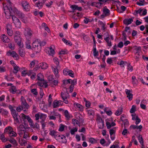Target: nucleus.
<instances>
[{
	"instance_id": "obj_29",
	"label": "nucleus",
	"mask_w": 148,
	"mask_h": 148,
	"mask_svg": "<svg viewBox=\"0 0 148 148\" xmlns=\"http://www.w3.org/2000/svg\"><path fill=\"white\" fill-rule=\"evenodd\" d=\"M19 54L21 57H24L25 56V53L22 49L19 50Z\"/></svg>"
},
{
	"instance_id": "obj_2",
	"label": "nucleus",
	"mask_w": 148,
	"mask_h": 148,
	"mask_svg": "<svg viewBox=\"0 0 148 148\" xmlns=\"http://www.w3.org/2000/svg\"><path fill=\"white\" fill-rule=\"evenodd\" d=\"M103 14L101 16V18H103L105 16H109L110 14V11L109 10L106 8V7H104L103 9Z\"/></svg>"
},
{
	"instance_id": "obj_63",
	"label": "nucleus",
	"mask_w": 148,
	"mask_h": 148,
	"mask_svg": "<svg viewBox=\"0 0 148 148\" xmlns=\"http://www.w3.org/2000/svg\"><path fill=\"white\" fill-rule=\"evenodd\" d=\"M69 71L68 69H65L64 70L63 73L65 75H67L69 73Z\"/></svg>"
},
{
	"instance_id": "obj_21",
	"label": "nucleus",
	"mask_w": 148,
	"mask_h": 148,
	"mask_svg": "<svg viewBox=\"0 0 148 148\" xmlns=\"http://www.w3.org/2000/svg\"><path fill=\"white\" fill-rule=\"evenodd\" d=\"M130 127H132L133 129H139L140 130V131L141 130V129L142 128V126L140 125L139 126H138V125H131L130 126Z\"/></svg>"
},
{
	"instance_id": "obj_59",
	"label": "nucleus",
	"mask_w": 148,
	"mask_h": 148,
	"mask_svg": "<svg viewBox=\"0 0 148 148\" xmlns=\"http://www.w3.org/2000/svg\"><path fill=\"white\" fill-rule=\"evenodd\" d=\"M64 125L61 124L59 129V131L60 132L63 131L64 129Z\"/></svg>"
},
{
	"instance_id": "obj_64",
	"label": "nucleus",
	"mask_w": 148,
	"mask_h": 148,
	"mask_svg": "<svg viewBox=\"0 0 148 148\" xmlns=\"http://www.w3.org/2000/svg\"><path fill=\"white\" fill-rule=\"evenodd\" d=\"M106 124L108 129H109L111 127V125L110 122H107Z\"/></svg>"
},
{
	"instance_id": "obj_11",
	"label": "nucleus",
	"mask_w": 148,
	"mask_h": 148,
	"mask_svg": "<svg viewBox=\"0 0 148 148\" xmlns=\"http://www.w3.org/2000/svg\"><path fill=\"white\" fill-rule=\"evenodd\" d=\"M46 1V0H42L40 1H39L38 3H36L37 7L39 9L41 8Z\"/></svg>"
},
{
	"instance_id": "obj_22",
	"label": "nucleus",
	"mask_w": 148,
	"mask_h": 148,
	"mask_svg": "<svg viewBox=\"0 0 148 148\" xmlns=\"http://www.w3.org/2000/svg\"><path fill=\"white\" fill-rule=\"evenodd\" d=\"M10 92L12 94H14L16 91V88L15 86H12L11 88L10 89Z\"/></svg>"
},
{
	"instance_id": "obj_36",
	"label": "nucleus",
	"mask_w": 148,
	"mask_h": 148,
	"mask_svg": "<svg viewBox=\"0 0 148 148\" xmlns=\"http://www.w3.org/2000/svg\"><path fill=\"white\" fill-rule=\"evenodd\" d=\"M136 106L134 105H133L132 106V108L130 111V112L131 113H133L135 111H136Z\"/></svg>"
},
{
	"instance_id": "obj_38",
	"label": "nucleus",
	"mask_w": 148,
	"mask_h": 148,
	"mask_svg": "<svg viewBox=\"0 0 148 148\" xmlns=\"http://www.w3.org/2000/svg\"><path fill=\"white\" fill-rule=\"evenodd\" d=\"M77 80L76 79H74L73 80H72L71 79L70 83L71 84V85L70 86H74L75 85L77 84Z\"/></svg>"
},
{
	"instance_id": "obj_16",
	"label": "nucleus",
	"mask_w": 148,
	"mask_h": 148,
	"mask_svg": "<svg viewBox=\"0 0 148 148\" xmlns=\"http://www.w3.org/2000/svg\"><path fill=\"white\" fill-rule=\"evenodd\" d=\"M1 40L4 42H9L10 40L5 34H3L1 36Z\"/></svg>"
},
{
	"instance_id": "obj_34",
	"label": "nucleus",
	"mask_w": 148,
	"mask_h": 148,
	"mask_svg": "<svg viewBox=\"0 0 148 148\" xmlns=\"http://www.w3.org/2000/svg\"><path fill=\"white\" fill-rule=\"evenodd\" d=\"M56 132L54 130H50V132L49 134L50 135L52 136H53L55 137V136L56 135Z\"/></svg>"
},
{
	"instance_id": "obj_15",
	"label": "nucleus",
	"mask_w": 148,
	"mask_h": 148,
	"mask_svg": "<svg viewBox=\"0 0 148 148\" xmlns=\"http://www.w3.org/2000/svg\"><path fill=\"white\" fill-rule=\"evenodd\" d=\"M71 8L73 10H77L79 11H81L82 10V8L81 7H79L76 5H72L71 6Z\"/></svg>"
},
{
	"instance_id": "obj_50",
	"label": "nucleus",
	"mask_w": 148,
	"mask_h": 148,
	"mask_svg": "<svg viewBox=\"0 0 148 148\" xmlns=\"http://www.w3.org/2000/svg\"><path fill=\"white\" fill-rule=\"evenodd\" d=\"M93 54L95 56H97L98 55V51L97 52L96 51V49L95 47L94 49Z\"/></svg>"
},
{
	"instance_id": "obj_43",
	"label": "nucleus",
	"mask_w": 148,
	"mask_h": 148,
	"mask_svg": "<svg viewBox=\"0 0 148 148\" xmlns=\"http://www.w3.org/2000/svg\"><path fill=\"white\" fill-rule=\"evenodd\" d=\"M53 77V75H49L48 77V80L51 83L54 80Z\"/></svg>"
},
{
	"instance_id": "obj_47",
	"label": "nucleus",
	"mask_w": 148,
	"mask_h": 148,
	"mask_svg": "<svg viewBox=\"0 0 148 148\" xmlns=\"http://www.w3.org/2000/svg\"><path fill=\"white\" fill-rule=\"evenodd\" d=\"M123 124H124V127L125 128H126V125H128L129 124V122L127 119H125L123 121Z\"/></svg>"
},
{
	"instance_id": "obj_53",
	"label": "nucleus",
	"mask_w": 148,
	"mask_h": 148,
	"mask_svg": "<svg viewBox=\"0 0 148 148\" xmlns=\"http://www.w3.org/2000/svg\"><path fill=\"white\" fill-rule=\"evenodd\" d=\"M21 20L24 23H27V18L25 17V16L24 17L22 18Z\"/></svg>"
},
{
	"instance_id": "obj_44",
	"label": "nucleus",
	"mask_w": 148,
	"mask_h": 148,
	"mask_svg": "<svg viewBox=\"0 0 148 148\" xmlns=\"http://www.w3.org/2000/svg\"><path fill=\"white\" fill-rule=\"evenodd\" d=\"M73 123L74 125L75 126L76 125H77L79 124V121L75 119H73L72 120Z\"/></svg>"
},
{
	"instance_id": "obj_5",
	"label": "nucleus",
	"mask_w": 148,
	"mask_h": 148,
	"mask_svg": "<svg viewBox=\"0 0 148 148\" xmlns=\"http://www.w3.org/2000/svg\"><path fill=\"white\" fill-rule=\"evenodd\" d=\"M14 39L15 42L17 43L19 47L20 48L23 47V45L21 44V38L20 37V36H15Z\"/></svg>"
},
{
	"instance_id": "obj_41",
	"label": "nucleus",
	"mask_w": 148,
	"mask_h": 148,
	"mask_svg": "<svg viewBox=\"0 0 148 148\" xmlns=\"http://www.w3.org/2000/svg\"><path fill=\"white\" fill-rule=\"evenodd\" d=\"M12 128L11 127L9 126L8 127L6 128L4 130V133L7 132L8 133V132L11 131Z\"/></svg>"
},
{
	"instance_id": "obj_23",
	"label": "nucleus",
	"mask_w": 148,
	"mask_h": 148,
	"mask_svg": "<svg viewBox=\"0 0 148 148\" xmlns=\"http://www.w3.org/2000/svg\"><path fill=\"white\" fill-rule=\"evenodd\" d=\"M18 130L19 132L24 131L25 130V128L23 125H20L18 127Z\"/></svg>"
},
{
	"instance_id": "obj_30",
	"label": "nucleus",
	"mask_w": 148,
	"mask_h": 148,
	"mask_svg": "<svg viewBox=\"0 0 148 148\" xmlns=\"http://www.w3.org/2000/svg\"><path fill=\"white\" fill-rule=\"evenodd\" d=\"M8 134L10 136H15L16 135V134L15 132H14L13 131L10 132H8Z\"/></svg>"
},
{
	"instance_id": "obj_26",
	"label": "nucleus",
	"mask_w": 148,
	"mask_h": 148,
	"mask_svg": "<svg viewBox=\"0 0 148 148\" xmlns=\"http://www.w3.org/2000/svg\"><path fill=\"white\" fill-rule=\"evenodd\" d=\"M22 117L24 119H27L29 122L32 120V119L29 116H26L24 114H23Z\"/></svg>"
},
{
	"instance_id": "obj_60",
	"label": "nucleus",
	"mask_w": 148,
	"mask_h": 148,
	"mask_svg": "<svg viewBox=\"0 0 148 148\" xmlns=\"http://www.w3.org/2000/svg\"><path fill=\"white\" fill-rule=\"evenodd\" d=\"M18 16L19 18H21V19L22 18L24 17V15L21 12H19L18 14Z\"/></svg>"
},
{
	"instance_id": "obj_62",
	"label": "nucleus",
	"mask_w": 148,
	"mask_h": 148,
	"mask_svg": "<svg viewBox=\"0 0 148 148\" xmlns=\"http://www.w3.org/2000/svg\"><path fill=\"white\" fill-rule=\"evenodd\" d=\"M118 47L120 48H122L123 46V44L122 42H120L118 45Z\"/></svg>"
},
{
	"instance_id": "obj_10",
	"label": "nucleus",
	"mask_w": 148,
	"mask_h": 148,
	"mask_svg": "<svg viewBox=\"0 0 148 148\" xmlns=\"http://www.w3.org/2000/svg\"><path fill=\"white\" fill-rule=\"evenodd\" d=\"M61 96L63 99L64 102L66 104H68V101L67 99L69 97L66 94H64L63 92H62L61 94Z\"/></svg>"
},
{
	"instance_id": "obj_61",
	"label": "nucleus",
	"mask_w": 148,
	"mask_h": 148,
	"mask_svg": "<svg viewBox=\"0 0 148 148\" xmlns=\"http://www.w3.org/2000/svg\"><path fill=\"white\" fill-rule=\"evenodd\" d=\"M44 120L42 119V120L40 122L42 124V128L43 129L45 127L46 125L44 123Z\"/></svg>"
},
{
	"instance_id": "obj_9",
	"label": "nucleus",
	"mask_w": 148,
	"mask_h": 148,
	"mask_svg": "<svg viewBox=\"0 0 148 148\" xmlns=\"http://www.w3.org/2000/svg\"><path fill=\"white\" fill-rule=\"evenodd\" d=\"M130 90L127 89L125 90V92L127 95V97L128 98L129 101L132 100L133 97V95L130 93Z\"/></svg>"
},
{
	"instance_id": "obj_13",
	"label": "nucleus",
	"mask_w": 148,
	"mask_h": 148,
	"mask_svg": "<svg viewBox=\"0 0 148 148\" xmlns=\"http://www.w3.org/2000/svg\"><path fill=\"white\" fill-rule=\"evenodd\" d=\"M12 115L14 118V120H15L17 123H19V121L18 120V117H20V116L18 114V112L16 113H14Z\"/></svg>"
},
{
	"instance_id": "obj_20",
	"label": "nucleus",
	"mask_w": 148,
	"mask_h": 148,
	"mask_svg": "<svg viewBox=\"0 0 148 148\" xmlns=\"http://www.w3.org/2000/svg\"><path fill=\"white\" fill-rule=\"evenodd\" d=\"M97 120L99 123H101L102 127H103L104 125V121L102 120L101 117L99 116H97Z\"/></svg>"
},
{
	"instance_id": "obj_58",
	"label": "nucleus",
	"mask_w": 148,
	"mask_h": 148,
	"mask_svg": "<svg viewBox=\"0 0 148 148\" xmlns=\"http://www.w3.org/2000/svg\"><path fill=\"white\" fill-rule=\"evenodd\" d=\"M35 60H34L30 63V67L31 68H32L34 66L35 64Z\"/></svg>"
},
{
	"instance_id": "obj_6",
	"label": "nucleus",
	"mask_w": 148,
	"mask_h": 148,
	"mask_svg": "<svg viewBox=\"0 0 148 148\" xmlns=\"http://www.w3.org/2000/svg\"><path fill=\"white\" fill-rule=\"evenodd\" d=\"M22 4L24 9L25 11H28L29 10V6L27 2L25 1H23L22 2Z\"/></svg>"
},
{
	"instance_id": "obj_35",
	"label": "nucleus",
	"mask_w": 148,
	"mask_h": 148,
	"mask_svg": "<svg viewBox=\"0 0 148 148\" xmlns=\"http://www.w3.org/2000/svg\"><path fill=\"white\" fill-rule=\"evenodd\" d=\"M5 133L4 132L2 134L0 135V138L3 142H5L6 141V140H5V138L4 136V134Z\"/></svg>"
},
{
	"instance_id": "obj_32",
	"label": "nucleus",
	"mask_w": 148,
	"mask_h": 148,
	"mask_svg": "<svg viewBox=\"0 0 148 148\" xmlns=\"http://www.w3.org/2000/svg\"><path fill=\"white\" fill-rule=\"evenodd\" d=\"M138 139L139 142L142 146L143 145V139L141 135H139L138 137Z\"/></svg>"
},
{
	"instance_id": "obj_28",
	"label": "nucleus",
	"mask_w": 148,
	"mask_h": 148,
	"mask_svg": "<svg viewBox=\"0 0 148 148\" xmlns=\"http://www.w3.org/2000/svg\"><path fill=\"white\" fill-rule=\"evenodd\" d=\"M123 112V109L122 108H119L116 111L115 113V115L117 116H118L121 114Z\"/></svg>"
},
{
	"instance_id": "obj_56",
	"label": "nucleus",
	"mask_w": 148,
	"mask_h": 148,
	"mask_svg": "<svg viewBox=\"0 0 148 148\" xmlns=\"http://www.w3.org/2000/svg\"><path fill=\"white\" fill-rule=\"evenodd\" d=\"M26 47L27 48L29 49H31V47L30 45L29 41H28L26 43Z\"/></svg>"
},
{
	"instance_id": "obj_54",
	"label": "nucleus",
	"mask_w": 148,
	"mask_h": 148,
	"mask_svg": "<svg viewBox=\"0 0 148 148\" xmlns=\"http://www.w3.org/2000/svg\"><path fill=\"white\" fill-rule=\"evenodd\" d=\"M9 141L11 143L14 144L16 143V141L13 138H11Z\"/></svg>"
},
{
	"instance_id": "obj_7",
	"label": "nucleus",
	"mask_w": 148,
	"mask_h": 148,
	"mask_svg": "<svg viewBox=\"0 0 148 148\" xmlns=\"http://www.w3.org/2000/svg\"><path fill=\"white\" fill-rule=\"evenodd\" d=\"M10 10L8 6H5L4 7V13L6 16V18H10Z\"/></svg>"
},
{
	"instance_id": "obj_55",
	"label": "nucleus",
	"mask_w": 148,
	"mask_h": 148,
	"mask_svg": "<svg viewBox=\"0 0 148 148\" xmlns=\"http://www.w3.org/2000/svg\"><path fill=\"white\" fill-rule=\"evenodd\" d=\"M12 18L14 23L18 19L17 17L14 15L12 16Z\"/></svg>"
},
{
	"instance_id": "obj_1",
	"label": "nucleus",
	"mask_w": 148,
	"mask_h": 148,
	"mask_svg": "<svg viewBox=\"0 0 148 148\" xmlns=\"http://www.w3.org/2000/svg\"><path fill=\"white\" fill-rule=\"evenodd\" d=\"M41 44L38 39L36 40L32 44V49L35 50L36 52H39L41 50Z\"/></svg>"
},
{
	"instance_id": "obj_52",
	"label": "nucleus",
	"mask_w": 148,
	"mask_h": 148,
	"mask_svg": "<svg viewBox=\"0 0 148 148\" xmlns=\"http://www.w3.org/2000/svg\"><path fill=\"white\" fill-rule=\"evenodd\" d=\"M18 67L17 66H14V71H13V73H16L18 71Z\"/></svg>"
},
{
	"instance_id": "obj_31",
	"label": "nucleus",
	"mask_w": 148,
	"mask_h": 148,
	"mask_svg": "<svg viewBox=\"0 0 148 148\" xmlns=\"http://www.w3.org/2000/svg\"><path fill=\"white\" fill-rule=\"evenodd\" d=\"M54 62L56 64V66L59 67V68H60V66H59V62L58 61V59L55 57L53 59Z\"/></svg>"
},
{
	"instance_id": "obj_48",
	"label": "nucleus",
	"mask_w": 148,
	"mask_h": 148,
	"mask_svg": "<svg viewBox=\"0 0 148 148\" xmlns=\"http://www.w3.org/2000/svg\"><path fill=\"white\" fill-rule=\"evenodd\" d=\"M50 49V53L49 55H52L53 54L55 53V51L53 49H52V48L50 46L49 47Z\"/></svg>"
},
{
	"instance_id": "obj_17",
	"label": "nucleus",
	"mask_w": 148,
	"mask_h": 148,
	"mask_svg": "<svg viewBox=\"0 0 148 148\" xmlns=\"http://www.w3.org/2000/svg\"><path fill=\"white\" fill-rule=\"evenodd\" d=\"M64 115L67 120H69L71 117H72V116L70 115L67 110H65L64 111Z\"/></svg>"
},
{
	"instance_id": "obj_39",
	"label": "nucleus",
	"mask_w": 148,
	"mask_h": 148,
	"mask_svg": "<svg viewBox=\"0 0 148 148\" xmlns=\"http://www.w3.org/2000/svg\"><path fill=\"white\" fill-rule=\"evenodd\" d=\"M61 139L62 140L61 141L63 143H65L67 142V140L65 137L63 135H62V136L61 138Z\"/></svg>"
},
{
	"instance_id": "obj_46",
	"label": "nucleus",
	"mask_w": 148,
	"mask_h": 148,
	"mask_svg": "<svg viewBox=\"0 0 148 148\" xmlns=\"http://www.w3.org/2000/svg\"><path fill=\"white\" fill-rule=\"evenodd\" d=\"M68 75L72 77H74V73L73 71L71 70H70L69 71V73L68 74Z\"/></svg>"
},
{
	"instance_id": "obj_4",
	"label": "nucleus",
	"mask_w": 148,
	"mask_h": 148,
	"mask_svg": "<svg viewBox=\"0 0 148 148\" xmlns=\"http://www.w3.org/2000/svg\"><path fill=\"white\" fill-rule=\"evenodd\" d=\"M8 56H11L14 58H15L16 60H18L19 58L18 56V54L14 51H9L7 53Z\"/></svg>"
},
{
	"instance_id": "obj_19",
	"label": "nucleus",
	"mask_w": 148,
	"mask_h": 148,
	"mask_svg": "<svg viewBox=\"0 0 148 148\" xmlns=\"http://www.w3.org/2000/svg\"><path fill=\"white\" fill-rule=\"evenodd\" d=\"M40 66L41 67L42 69H46L48 67V65L46 63L43 62L40 64Z\"/></svg>"
},
{
	"instance_id": "obj_37",
	"label": "nucleus",
	"mask_w": 148,
	"mask_h": 148,
	"mask_svg": "<svg viewBox=\"0 0 148 148\" xmlns=\"http://www.w3.org/2000/svg\"><path fill=\"white\" fill-rule=\"evenodd\" d=\"M12 5H10V6L8 7L9 9L10 10V16H14L13 15V13L14 12V10H13L12 8Z\"/></svg>"
},
{
	"instance_id": "obj_18",
	"label": "nucleus",
	"mask_w": 148,
	"mask_h": 148,
	"mask_svg": "<svg viewBox=\"0 0 148 148\" xmlns=\"http://www.w3.org/2000/svg\"><path fill=\"white\" fill-rule=\"evenodd\" d=\"M37 79L39 80L42 81H44V79L43 75L42 74L39 73L37 75Z\"/></svg>"
},
{
	"instance_id": "obj_51",
	"label": "nucleus",
	"mask_w": 148,
	"mask_h": 148,
	"mask_svg": "<svg viewBox=\"0 0 148 148\" xmlns=\"http://www.w3.org/2000/svg\"><path fill=\"white\" fill-rule=\"evenodd\" d=\"M77 129L76 128H75L74 129H72L70 131L71 133L73 135L74 134L75 132L77 131Z\"/></svg>"
},
{
	"instance_id": "obj_25",
	"label": "nucleus",
	"mask_w": 148,
	"mask_h": 148,
	"mask_svg": "<svg viewBox=\"0 0 148 148\" xmlns=\"http://www.w3.org/2000/svg\"><path fill=\"white\" fill-rule=\"evenodd\" d=\"M74 106L75 107L78 108L79 110L81 111L82 110L83 107L81 105L77 103H75Z\"/></svg>"
},
{
	"instance_id": "obj_8",
	"label": "nucleus",
	"mask_w": 148,
	"mask_h": 148,
	"mask_svg": "<svg viewBox=\"0 0 148 148\" xmlns=\"http://www.w3.org/2000/svg\"><path fill=\"white\" fill-rule=\"evenodd\" d=\"M52 69L54 74H55L56 77L58 78L59 77V75L58 73V69H60L59 67L56 66L55 67H53V66H51Z\"/></svg>"
},
{
	"instance_id": "obj_49",
	"label": "nucleus",
	"mask_w": 148,
	"mask_h": 148,
	"mask_svg": "<svg viewBox=\"0 0 148 148\" xmlns=\"http://www.w3.org/2000/svg\"><path fill=\"white\" fill-rule=\"evenodd\" d=\"M52 96L51 94L49 95V98L48 99V102L49 105H51L52 101V99L51 97Z\"/></svg>"
},
{
	"instance_id": "obj_3",
	"label": "nucleus",
	"mask_w": 148,
	"mask_h": 148,
	"mask_svg": "<svg viewBox=\"0 0 148 148\" xmlns=\"http://www.w3.org/2000/svg\"><path fill=\"white\" fill-rule=\"evenodd\" d=\"M32 31L28 27H26L25 28L24 35L25 36H32Z\"/></svg>"
},
{
	"instance_id": "obj_14",
	"label": "nucleus",
	"mask_w": 148,
	"mask_h": 148,
	"mask_svg": "<svg viewBox=\"0 0 148 148\" xmlns=\"http://www.w3.org/2000/svg\"><path fill=\"white\" fill-rule=\"evenodd\" d=\"M133 21V20L132 18H130L128 19H125L123 21V23L124 24L127 25L131 24Z\"/></svg>"
},
{
	"instance_id": "obj_40",
	"label": "nucleus",
	"mask_w": 148,
	"mask_h": 148,
	"mask_svg": "<svg viewBox=\"0 0 148 148\" xmlns=\"http://www.w3.org/2000/svg\"><path fill=\"white\" fill-rule=\"evenodd\" d=\"M43 115V114H41V115L40 116L38 114H35L36 120H38L39 119V117L40 119H42V116Z\"/></svg>"
},
{
	"instance_id": "obj_12",
	"label": "nucleus",
	"mask_w": 148,
	"mask_h": 148,
	"mask_svg": "<svg viewBox=\"0 0 148 148\" xmlns=\"http://www.w3.org/2000/svg\"><path fill=\"white\" fill-rule=\"evenodd\" d=\"M11 26L10 24H8L6 27V28L7 30V32L8 35L10 36H11L13 34V32L11 29Z\"/></svg>"
},
{
	"instance_id": "obj_42",
	"label": "nucleus",
	"mask_w": 148,
	"mask_h": 148,
	"mask_svg": "<svg viewBox=\"0 0 148 148\" xmlns=\"http://www.w3.org/2000/svg\"><path fill=\"white\" fill-rule=\"evenodd\" d=\"M135 120L136 121L135 123L136 125L138 124L141 121L140 119L139 118L138 116L137 115L136 116Z\"/></svg>"
},
{
	"instance_id": "obj_57",
	"label": "nucleus",
	"mask_w": 148,
	"mask_h": 148,
	"mask_svg": "<svg viewBox=\"0 0 148 148\" xmlns=\"http://www.w3.org/2000/svg\"><path fill=\"white\" fill-rule=\"evenodd\" d=\"M129 132L127 131V130L126 129H125L122 131V134L123 135H125L127 133H129Z\"/></svg>"
},
{
	"instance_id": "obj_33",
	"label": "nucleus",
	"mask_w": 148,
	"mask_h": 148,
	"mask_svg": "<svg viewBox=\"0 0 148 148\" xmlns=\"http://www.w3.org/2000/svg\"><path fill=\"white\" fill-rule=\"evenodd\" d=\"M59 103L58 101L56 100L54 101L53 103V108H56L59 106Z\"/></svg>"
},
{
	"instance_id": "obj_24",
	"label": "nucleus",
	"mask_w": 148,
	"mask_h": 148,
	"mask_svg": "<svg viewBox=\"0 0 148 148\" xmlns=\"http://www.w3.org/2000/svg\"><path fill=\"white\" fill-rule=\"evenodd\" d=\"M16 27L18 28H20L21 27V23L18 19L14 23Z\"/></svg>"
},
{
	"instance_id": "obj_45",
	"label": "nucleus",
	"mask_w": 148,
	"mask_h": 148,
	"mask_svg": "<svg viewBox=\"0 0 148 148\" xmlns=\"http://www.w3.org/2000/svg\"><path fill=\"white\" fill-rule=\"evenodd\" d=\"M31 92L34 95H36L38 94V92L36 89L35 88L31 90Z\"/></svg>"
},
{
	"instance_id": "obj_27",
	"label": "nucleus",
	"mask_w": 148,
	"mask_h": 148,
	"mask_svg": "<svg viewBox=\"0 0 148 148\" xmlns=\"http://www.w3.org/2000/svg\"><path fill=\"white\" fill-rule=\"evenodd\" d=\"M132 83L134 85H137L138 83V80H137L136 77L133 76L132 77Z\"/></svg>"
}]
</instances>
